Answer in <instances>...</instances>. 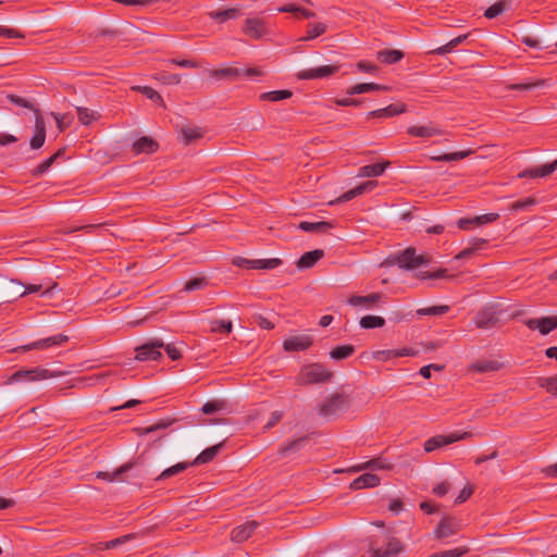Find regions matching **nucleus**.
Returning <instances> with one entry per match:
<instances>
[{
    "instance_id": "nucleus-1",
    "label": "nucleus",
    "mask_w": 557,
    "mask_h": 557,
    "mask_svg": "<svg viewBox=\"0 0 557 557\" xmlns=\"http://www.w3.org/2000/svg\"><path fill=\"white\" fill-rule=\"evenodd\" d=\"M350 400L344 393H334L326 397L318 407L322 418L331 419L344 412L349 407Z\"/></svg>"
},
{
    "instance_id": "nucleus-2",
    "label": "nucleus",
    "mask_w": 557,
    "mask_h": 557,
    "mask_svg": "<svg viewBox=\"0 0 557 557\" xmlns=\"http://www.w3.org/2000/svg\"><path fill=\"white\" fill-rule=\"evenodd\" d=\"M332 373L322 364L311 363L304 366L297 377L300 385L318 384L330 381Z\"/></svg>"
},
{
    "instance_id": "nucleus-3",
    "label": "nucleus",
    "mask_w": 557,
    "mask_h": 557,
    "mask_svg": "<svg viewBox=\"0 0 557 557\" xmlns=\"http://www.w3.org/2000/svg\"><path fill=\"white\" fill-rule=\"evenodd\" d=\"M386 263L398 264L399 268L406 270H414L419 267L426 265L429 258L424 255H417L416 249L410 247L397 253L391 261H386Z\"/></svg>"
},
{
    "instance_id": "nucleus-4",
    "label": "nucleus",
    "mask_w": 557,
    "mask_h": 557,
    "mask_svg": "<svg viewBox=\"0 0 557 557\" xmlns=\"http://www.w3.org/2000/svg\"><path fill=\"white\" fill-rule=\"evenodd\" d=\"M65 374H66L65 372L50 371V370L44 369V368L23 369V370H20V371H16L15 373H13L9 377L8 384H13L15 382H20L22 380V375H30L32 380H34V382H35V381L48 380L51 377H58V376H62Z\"/></svg>"
},
{
    "instance_id": "nucleus-5",
    "label": "nucleus",
    "mask_w": 557,
    "mask_h": 557,
    "mask_svg": "<svg viewBox=\"0 0 557 557\" xmlns=\"http://www.w3.org/2000/svg\"><path fill=\"white\" fill-rule=\"evenodd\" d=\"M164 342L161 339H153L136 348L135 359L138 361L158 360L161 358V349Z\"/></svg>"
},
{
    "instance_id": "nucleus-6",
    "label": "nucleus",
    "mask_w": 557,
    "mask_h": 557,
    "mask_svg": "<svg viewBox=\"0 0 557 557\" xmlns=\"http://www.w3.org/2000/svg\"><path fill=\"white\" fill-rule=\"evenodd\" d=\"M69 337L63 334L53 335L47 338L38 339L33 343L16 347L13 351H29L33 349H49L66 343Z\"/></svg>"
},
{
    "instance_id": "nucleus-7",
    "label": "nucleus",
    "mask_w": 557,
    "mask_h": 557,
    "mask_svg": "<svg viewBox=\"0 0 557 557\" xmlns=\"http://www.w3.org/2000/svg\"><path fill=\"white\" fill-rule=\"evenodd\" d=\"M470 436H471V433H469V432L451 433L448 435L434 436L424 443V450L426 453H432L437 448L444 447L446 445H449V444L455 443L460 440L468 438Z\"/></svg>"
},
{
    "instance_id": "nucleus-8",
    "label": "nucleus",
    "mask_w": 557,
    "mask_h": 557,
    "mask_svg": "<svg viewBox=\"0 0 557 557\" xmlns=\"http://www.w3.org/2000/svg\"><path fill=\"white\" fill-rule=\"evenodd\" d=\"M282 263V260L278 258L271 259H246L243 257H236L233 259V264L240 268L248 269H261V270H271L277 268Z\"/></svg>"
},
{
    "instance_id": "nucleus-9",
    "label": "nucleus",
    "mask_w": 557,
    "mask_h": 557,
    "mask_svg": "<svg viewBox=\"0 0 557 557\" xmlns=\"http://www.w3.org/2000/svg\"><path fill=\"white\" fill-rule=\"evenodd\" d=\"M377 186L376 181H368L364 183L359 184L355 188L344 193L342 196L331 199L326 202L327 206H335V205H342L357 196H360L364 193L373 190Z\"/></svg>"
},
{
    "instance_id": "nucleus-10",
    "label": "nucleus",
    "mask_w": 557,
    "mask_h": 557,
    "mask_svg": "<svg viewBox=\"0 0 557 557\" xmlns=\"http://www.w3.org/2000/svg\"><path fill=\"white\" fill-rule=\"evenodd\" d=\"M243 32L252 39H260L269 34L265 22L258 17L247 18Z\"/></svg>"
},
{
    "instance_id": "nucleus-11",
    "label": "nucleus",
    "mask_w": 557,
    "mask_h": 557,
    "mask_svg": "<svg viewBox=\"0 0 557 557\" xmlns=\"http://www.w3.org/2000/svg\"><path fill=\"white\" fill-rule=\"evenodd\" d=\"M338 70V65H322L314 69L302 70L297 76L299 79H318L334 75Z\"/></svg>"
},
{
    "instance_id": "nucleus-12",
    "label": "nucleus",
    "mask_w": 557,
    "mask_h": 557,
    "mask_svg": "<svg viewBox=\"0 0 557 557\" xmlns=\"http://www.w3.org/2000/svg\"><path fill=\"white\" fill-rule=\"evenodd\" d=\"M391 469H392L391 463H388L387 461H385L382 458H374L369 461L352 466V467L346 469L345 471L348 473H357L360 471H371L372 473H375L376 471H380V470H391Z\"/></svg>"
},
{
    "instance_id": "nucleus-13",
    "label": "nucleus",
    "mask_w": 557,
    "mask_h": 557,
    "mask_svg": "<svg viewBox=\"0 0 557 557\" xmlns=\"http://www.w3.org/2000/svg\"><path fill=\"white\" fill-rule=\"evenodd\" d=\"M556 169H557V159L552 163L525 169L524 171H522L518 174V177H520V178L545 177V176L550 175Z\"/></svg>"
},
{
    "instance_id": "nucleus-14",
    "label": "nucleus",
    "mask_w": 557,
    "mask_h": 557,
    "mask_svg": "<svg viewBox=\"0 0 557 557\" xmlns=\"http://www.w3.org/2000/svg\"><path fill=\"white\" fill-rule=\"evenodd\" d=\"M497 218H498V215L496 213H487V214H482V215H478V216H473V218H463L457 222V225L459 228H462V230H473L483 224H487V223L496 220Z\"/></svg>"
},
{
    "instance_id": "nucleus-15",
    "label": "nucleus",
    "mask_w": 557,
    "mask_h": 557,
    "mask_svg": "<svg viewBox=\"0 0 557 557\" xmlns=\"http://www.w3.org/2000/svg\"><path fill=\"white\" fill-rule=\"evenodd\" d=\"M525 324L531 330H539L541 334L546 335L557 326V317H545L541 319H530Z\"/></svg>"
},
{
    "instance_id": "nucleus-16",
    "label": "nucleus",
    "mask_w": 557,
    "mask_h": 557,
    "mask_svg": "<svg viewBox=\"0 0 557 557\" xmlns=\"http://www.w3.org/2000/svg\"><path fill=\"white\" fill-rule=\"evenodd\" d=\"M381 478L376 473H372L371 471H368L357 479H355L350 485V490H361V488H371L380 485Z\"/></svg>"
},
{
    "instance_id": "nucleus-17",
    "label": "nucleus",
    "mask_w": 557,
    "mask_h": 557,
    "mask_svg": "<svg viewBox=\"0 0 557 557\" xmlns=\"http://www.w3.org/2000/svg\"><path fill=\"white\" fill-rule=\"evenodd\" d=\"M406 112V106L401 104H389L383 109L370 111L367 114V120L371 119H387Z\"/></svg>"
},
{
    "instance_id": "nucleus-18",
    "label": "nucleus",
    "mask_w": 557,
    "mask_h": 557,
    "mask_svg": "<svg viewBox=\"0 0 557 557\" xmlns=\"http://www.w3.org/2000/svg\"><path fill=\"white\" fill-rule=\"evenodd\" d=\"M46 140V124L44 117L37 113L35 120V134L30 139V147L33 149H39L44 146Z\"/></svg>"
},
{
    "instance_id": "nucleus-19",
    "label": "nucleus",
    "mask_w": 557,
    "mask_h": 557,
    "mask_svg": "<svg viewBox=\"0 0 557 557\" xmlns=\"http://www.w3.org/2000/svg\"><path fill=\"white\" fill-rule=\"evenodd\" d=\"M158 148L159 145L156 140L151 137L143 136L133 144L132 151L134 154L153 153Z\"/></svg>"
},
{
    "instance_id": "nucleus-20",
    "label": "nucleus",
    "mask_w": 557,
    "mask_h": 557,
    "mask_svg": "<svg viewBox=\"0 0 557 557\" xmlns=\"http://www.w3.org/2000/svg\"><path fill=\"white\" fill-rule=\"evenodd\" d=\"M391 165L389 161H382L374 164L363 165L359 169L358 177H377Z\"/></svg>"
},
{
    "instance_id": "nucleus-21",
    "label": "nucleus",
    "mask_w": 557,
    "mask_h": 557,
    "mask_svg": "<svg viewBox=\"0 0 557 557\" xmlns=\"http://www.w3.org/2000/svg\"><path fill=\"white\" fill-rule=\"evenodd\" d=\"M459 525L453 518L445 517L438 523L436 530L434 531L435 537L445 539L453 534H455L458 530Z\"/></svg>"
},
{
    "instance_id": "nucleus-22",
    "label": "nucleus",
    "mask_w": 557,
    "mask_h": 557,
    "mask_svg": "<svg viewBox=\"0 0 557 557\" xmlns=\"http://www.w3.org/2000/svg\"><path fill=\"white\" fill-rule=\"evenodd\" d=\"M382 299V295L380 293L370 294L367 296H352L349 298L348 302L355 307H362L364 309H371Z\"/></svg>"
},
{
    "instance_id": "nucleus-23",
    "label": "nucleus",
    "mask_w": 557,
    "mask_h": 557,
    "mask_svg": "<svg viewBox=\"0 0 557 557\" xmlns=\"http://www.w3.org/2000/svg\"><path fill=\"white\" fill-rule=\"evenodd\" d=\"M312 344V341L307 335H300V336H294L290 338H287L284 342V349L286 351H298V350H305Z\"/></svg>"
},
{
    "instance_id": "nucleus-24",
    "label": "nucleus",
    "mask_w": 557,
    "mask_h": 557,
    "mask_svg": "<svg viewBox=\"0 0 557 557\" xmlns=\"http://www.w3.org/2000/svg\"><path fill=\"white\" fill-rule=\"evenodd\" d=\"M257 525L258 523L256 521H249L245 524L238 525L232 532V540L237 543L246 541L256 530Z\"/></svg>"
},
{
    "instance_id": "nucleus-25",
    "label": "nucleus",
    "mask_w": 557,
    "mask_h": 557,
    "mask_svg": "<svg viewBox=\"0 0 557 557\" xmlns=\"http://www.w3.org/2000/svg\"><path fill=\"white\" fill-rule=\"evenodd\" d=\"M407 133L413 137L430 138L433 136L442 135L443 131L435 126H432V125H424V126L413 125V126L408 127Z\"/></svg>"
},
{
    "instance_id": "nucleus-26",
    "label": "nucleus",
    "mask_w": 557,
    "mask_h": 557,
    "mask_svg": "<svg viewBox=\"0 0 557 557\" xmlns=\"http://www.w3.org/2000/svg\"><path fill=\"white\" fill-rule=\"evenodd\" d=\"M324 256V251L321 249H315L312 251H308L301 256V258L297 261V267L299 269H309L317 261H319Z\"/></svg>"
},
{
    "instance_id": "nucleus-27",
    "label": "nucleus",
    "mask_w": 557,
    "mask_h": 557,
    "mask_svg": "<svg viewBox=\"0 0 557 557\" xmlns=\"http://www.w3.org/2000/svg\"><path fill=\"white\" fill-rule=\"evenodd\" d=\"M376 58L385 64H394L404 58V53L396 49H385L377 52Z\"/></svg>"
},
{
    "instance_id": "nucleus-28",
    "label": "nucleus",
    "mask_w": 557,
    "mask_h": 557,
    "mask_svg": "<svg viewBox=\"0 0 557 557\" xmlns=\"http://www.w3.org/2000/svg\"><path fill=\"white\" fill-rule=\"evenodd\" d=\"M374 90H389V87L375 83H361L350 87L347 90L348 95H359Z\"/></svg>"
},
{
    "instance_id": "nucleus-29",
    "label": "nucleus",
    "mask_w": 557,
    "mask_h": 557,
    "mask_svg": "<svg viewBox=\"0 0 557 557\" xmlns=\"http://www.w3.org/2000/svg\"><path fill=\"white\" fill-rule=\"evenodd\" d=\"M503 367V363L496 360H482L475 361L470 366V370L485 373V372H494L499 370Z\"/></svg>"
},
{
    "instance_id": "nucleus-30",
    "label": "nucleus",
    "mask_w": 557,
    "mask_h": 557,
    "mask_svg": "<svg viewBox=\"0 0 557 557\" xmlns=\"http://www.w3.org/2000/svg\"><path fill=\"white\" fill-rule=\"evenodd\" d=\"M132 90L140 92L141 95L146 96L148 99L152 100L154 103L159 104L162 108H165L164 100L162 96L154 90L153 88L149 86H132Z\"/></svg>"
},
{
    "instance_id": "nucleus-31",
    "label": "nucleus",
    "mask_w": 557,
    "mask_h": 557,
    "mask_svg": "<svg viewBox=\"0 0 557 557\" xmlns=\"http://www.w3.org/2000/svg\"><path fill=\"white\" fill-rule=\"evenodd\" d=\"M211 77L216 79H236L242 75V70L237 67H224L209 71Z\"/></svg>"
},
{
    "instance_id": "nucleus-32",
    "label": "nucleus",
    "mask_w": 557,
    "mask_h": 557,
    "mask_svg": "<svg viewBox=\"0 0 557 557\" xmlns=\"http://www.w3.org/2000/svg\"><path fill=\"white\" fill-rule=\"evenodd\" d=\"M468 37H469V34H463V35L457 36L456 38H454L450 41H448L446 45H444L442 47H438V48L432 50L431 52L435 53V54H438V55H444L446 53H449L456 47H458L463 41H466L468 39Z\"/></svg>"
},
{
    "instance_id": "nucleus-33",
    "label": "nucleus",
    "mask_w": 557,
    "mask_h": 557,
    "mask_svg": "<svg viewBox=\"0 0 557 557\" xmlns=\"http://www.w3.org/2000/svg\"><path fill=\"white\" fill-rule=\"evenodd\" d=\"M133 466L134 465L132 462H127V463L121 466L120 468H117L113 472L100 471V472L97 473V478L102 479V480H107V481H110V482L117 481V480H120V476L123 473H126L127 471H129L133 468Z\"/></svg>"
},
{
    "instance_id": "nucleus-34",
    "label": "nucleus",
    "mask_w": 557,
    "mask_h": 557,
    "mask_svg": "<svg viewBox=\"0 0 557 557\" xmlns=\"http://www.w3.org/2000/svg\"><path fill=\"white\" fill-rule=\"evenodd\" d=\"M332 224L326 221H319V222H301L299 224V228L305 232H311V233H324L329 228H331Z\"/></svg>"
},
{
    "instance_id": "nucleus-35",
    "label": "nucleus",
    "mask_w": 557,
    "mask_h": 557,
    "mask_svg": "<svg viewBox=\"0 0 557 557\" xmlns=\"http://www.w3.org/2000/svg\"><path fill=\"white\" fill-rule=\"evenodd\" d=\"M181 135L184 143L189 145L193 141L201 138L203 136V132L200 127L197 126H185L181 129Z\"/></svg>"
},
{
    "instance_id": "nucleus-36",
    "label": "nucleus",
    "mask_w": 557,
    "mask_h": 557,
    "mask_svg": "<svg viewBox=\"0 0 557 557\" xmlns=\"http://www.w3.org/2000/svg\"><path fill=\"white\" fill-rule=\"evenodd\" d=\"M222 444L211 446L202 450L190 465H201L211 461L219 453Z\"/></svg>"
},
{
    "instance_id": "nucleus-37",
    "label": "nucleus",
    "mask_w": 557,
    "mask_h": 557,
    "mask_svg": "<svg viewBox=\"0 0 557 557\" xmlns=\"http://www.w3.org/2000/svg\"><path fill=\"white\" fill-rule=\"evenodd\" d=\"M293 96V92L287 89L267 91L260 95V100L276 102L288 99Z\"/></svg>"
},
{
    "instance_id": "nucleus-38",
    "label": "nucleus",
    "mask_w": 557,
    "mask_h": 557,
    "mask_svg": "<svg viewBox=\"0 0 557 557\" xmlns=\"http://www.w3.org/2000/svg\"><path fill=\"white\" fill-rule=\"evenodd\" d=\"M63 153L62 149H59L54 154L42 161L40 164H38L33 171V176H40L44 173H46L50 166L54 163V161Z\"/></svg>"
},
{
    "instance_id": "nucleus-39",
    "label": "nucleus",
    "mask_w": 557,
    "mask_h": 557,
    "mask_svg": "<svg viewBox=\"0 0 557 557\" xmlns=\"http://www.w3.org/2000/svg\"><path fill=\"white\" fill-rule=\"evenodd\" d=\"M190 463H187V462H178L165 470H163L156 479V481H164L171 476H174L181 472H183L184 470H186L188 468Z\"/></svg>"
},
{
    "instance_id": "nucleus-40",
    "label": "nucleus",
    "mask_w": 557,
    "mask_h": 557,
    "mask_svg": "<svg viewBox=\"0 0 557 557\" xmlns=\"http://www.w3.org/2000/svg\"><path fill=\"white\" fill-rule=\"evenodd\" d=\"M474 151L471 149L458 151V152H451V153H444L441 156L433 157L432 159L435 161H443V162H450V161H459L462 160L469 156H471Z\"/></svg>"
},
{
    "instance_id": "nucleus-41",
    "label": "nucleus",
    "mask_w": 557,
    "mask_h": 557,
    "mask_svg": "<svg viewBox=\"0 0 557 557\" xmlns=\"http://www.w3.org/2000/svg\"><path fill=\"white\" fill-rule=\"evenodd\" d=\"M11 286L12 287H24L23 290H13L12 292V294L15 295L16 297H23L26 294H33V293H37V292L41 290L44 287V284L23 285L18 282L11 281Z\"/></svg>"
},
{
    "instance_id": "nucleus-42",
    "label": "nucleus",
    "mask_w": 557,
    "mask_h": 557,
    "mask_svg": "<svg viewBox=\"0 0 557 557\" xmlns=\"http://www.w3.org/2000/svg\"><path fill=\"white\" fill-rule=\"evenodd\" d=\"M542 205V198L536 196H528L523 199L517 200L510 205V209H524L525 207H533Z\"/></svg>"
},
{
    "instance_id": "nucleus-43",
    "label": "nucleus",
    "mask_w": 557,
    "mask_h": 557,
    "mask_svg": "<svg viewBox=\"0 0 557 557\" xmlns=\"http://www.w3.org/2000/svg\"><path fill=\"white\" fill-rule=\"evenodd\" d=\"M385 324V320L379 315H364L360 320V326L363 329L382 327Z\"/></svg>"
},
{
    "instance_id": "nucleus-44",
    "label": "nucleus",
    "mask_w": 557,
    "mask_h": 557,
    "mask_svg": "<svg viewBox=\"0 0 557 557\" xmlns=\"http://www.w3.org/2000/svg\"><path fill=\"white\" fill-rule=\"evenodd\" d=\"M78 120L83 125H89L94 120H97L99 115L89 110L88 108L77 107L76 108Z\"/></svg>"
},
{
    "instance_id": "nucleus-45",
    "label": "nucleus",
    "mask_w": 557,
    "mask_h": 557,
    "mask_svg": "<svg viewBox=\"0 0 557 557\" xmlns=\"http://www.w3.org/2000/svg\"><path fill=\"white\" fill-rule=\"evenodd\" d=\"M326 32V25L323 23L309 24L307 29V35L301 38V40H311Z\"/></svg>"
},
{
    "instance_id": "nucleus-46",
    "label": "nucleus",
    "mask_w": 557,
    "mask_h": 557,
    "mask_svg": "<svg viewBox=\"0 0 557 557\" xmlns=\"http://www.w3.org/2000/svg\"><path fill=\"white\" fill-rule=\"evenodd\" d=\"M238 13L239 11L237 9H226L222 11L211 12L210 16L219 23H223L227 20L235 18L238 15Z\"/></svg>"
},
{
    "instance_id": "nucleus-47",
    "label": "nucleus",
    "mask_w": 557,
    "mask_h": 557,
    "mask_svg": "<svg viewBox=\"0 0 557 557\" xmlns=\"http://www.w3.org/2000/svg\"><path fill=\"white\" fill-rule=\"evenodd\" d=\"M449 307L446 305L433 306L421 308L416 311L418 315H442L448 311Z\"/></svg>"
},
{
    "instance_id": "nucleus-48",
    "label": "nucleus",
    "mask_w": 557,
    "mask_h": 557,
    "mask_svg": "<svg viewBox=\"0 0 557 557\" xmlns=\"http://www.w3.org/2000/svg\"><path fill=\"white\" fill-rule=\"evenodd\" d=\"M154 79L165 84V85H178L182 81L181 75L178 74H168L165 72L157 73L153 76Z\"/></svg>"
},
{
    "instance_id": "nucleus-49",
    "label": "nucleus",
    "mask_w": 557,
    "mask_h": 557,
    "mask_svg": "<svg viewBox=\"0 0 557 557\" xmlns=\"http://www.w3.org/2000/svg\"><path fill=\"white\" fill-rule=\"evenodd\" d=\"M544 85V81L542 79H537V81H534V82H528V83H519V84H509L507 85V89L509 90H520V91H524V90H531L535 87H540V86H543Z\"/></svg>"
},
{
    "instance_id": "nucleus-50",
    "label": "nucleus",
    "mask_w": 557,
    "mask_h": 557,
    "mask_svg": "<svg viewBox=\"0 0 557 557\" xmlns=\"http://www.w3.org/2000/svg\"><path fill=\"white\" fill-rule=\"evenodd\" d=\"M404 549V545L396 539H391L387 543L384 554L386 557H395Z\"/></svg>"
},
{
    "instance_id": "nucleus-51",
    "label": "nucleus",
    "mask_w": 557,
    "mask_h": 557,
    "mask_svg": "<svg viewBox=\"0 0 557 557\" xmlns=\"http://www.w3.org/2000/svg\"><path fill=\"white\" fill-rule=\"evenodd\" d=\"M352 351H354V347L350 345L338 346L330 352V356H331V358H333L335 360H343V359L349 357L352 354Z\"/></svg>"
},
{
    "instance_id": "nucleus-52",
    "label": "nucleus",
    "mask_w": 557,
    "mask_h": 557,
    "mask_svg": "<svg viewBox=\"0 0 557 557\" xmlns=\"http://www.w3.org/2000/svg\"><path fill=\"white\" fill-rule=\"evenodd\" d=\"M208 285V281L206 277H195L188 281L185 284L184 290L187 293H191L198 289H202Z\"/></svg>"
},
{
    "instance_id": "nucleus-53",
    "label": "nucleus",
    "mask_w": 557,
    "mask_h": 557,
    "mask_svg": "<svg viewBox=\"0 0 557 557\" xmlns=\"http://www.w3.org/2000/svg\"><path fill=\"white\" fill-rule=\"evenodd\" d=\"M537 382L540 386L545 388L548 393L557 395V376L540 377Z\"/></svg>"
},
{
    "instance_id": "nucleus-54",
    "label": "nucleus",
    "mask_w": 557,
    "mask_h": 557,
    "mask_svg": "<svg viewBox=\"0 0 557 557\" xmlns=\"http://www.w3.org/2000/svg\"><path fill=\"white\" fill-rule=\"evenodd\" d=\"M225 407V403L223 400H212L208 401L202 406L201 411L206 414H211L218 411L223 410Z\"/></svg>"
},
{
    "instance_id": "nucleus-55",
    "label": "nucleus",
    "mask_w": 557,
    "mask_h": 557,
    "mask_svg": "<svg viewBox=\"0 0 557 557\" xmlns=\"http://www.w3.org/2000/svg\"><path fill=\"white\" fill-rule=\"evenodd\" d=\"M304 442H305L304 437L294 440L293 442H290L287 445H285L284 447H282V449L280 450V454L286 456L288 454L295 453L302 447Z\"/></svg>"
},
{
    "instance_id": "nucleus-56",
    "label": "nucleus",
    "mask_w": 557,
    "mask_h": 557,
    "mask_svg": "<svg viewBox=\"0 0 557 557\" xmlns=\"http://www.w3.org/2000/svg\"><path fill=\"white\" fill-rule=\"evenodd\" d=\"M137 537L136 533L127 534L117 539H114L106 544V548H116L125 543H128L129 541Z\"/></svg>"
},
{
    "instance_id": "nucleus-57",
    "label": "nucleus",
    "mask_w": 557,
    "mask_h": 557,
    "mask_svg": "<svg viewBox=\"0 0 557 557\" xmlns=\"http://www.w3.org/2000/svg\"><path fill=\"white\" fill-rule=\"evenodd\" d=\"M504 11H505L504 2H496L485 10L484 16L486 18H495L496 16L502 14Z\"/></svg>"
},
{
    "instance_id": "nucleus-58",
    "label": "nucleus",
    "mask_w": 557,
    "mask_h": 557,
    "mask_svg": "<svg viewBox=\"0 0 557 557\" xmlns=\"http://www.w3.org/2000/svg\"><path fill=\"white\" fill-rule=\"evenodd\" d=\"M169 63L181 66V67H190V69H198L199 63L194 60H185V59H170L168 60Z\"/></svg>"
},
{
    "instance_id": "nucleus-59",
    "label": "nucleus",
    "mask_w": 557,
    "mask_h": 557,
    "mask_svg": "<svg viewBox=\"0 0 557 557\" xmlns=\"http://www.w3.org/2000/svg\"><path fill=\"white\" fill-rule=\"evenodd\" d=\"M485 244V240H479L474 244L473 247H469V248H466L463 249L462 251H460L457 256H456V259H462V258H467V257H470L471 255H473L476 250L480 249L481 246H483Z\"/></svg>"
},
{
    "instance_id": "nucleus-60",
    "label": "nucleus",
    "mask_w": 557,
    "mask_h": 557,
    "mask_svg": "<svg viewBox=\"0 0 557 557\" xmlns=\"http://www.w3.org/2000/svg\"><path fill=\"white\" fill-rule=\"evenodd\" d=\"M0 36L8 37V38H24V35L14 28H8L0 25Z\"/></svg>"
},
{
    "instance_id": "nucleus-61",
    "label": "nucleus",
    "mask_w": 557,
    "mask_h": 557,
    "mask_svg": "<svg viewBox=\"0 0 557 557\" xmlns=\"http://www.w3.org/2000/svg\"><path fill=\"white\" fill-rule=\"evenodd\" d=\"M212 324H213V326H212L213 332L222 331V332L230 333L233 329L231 321H214Z\"/></svg>"
},
{
    "instance_id": "nucleus-62",
    "label": "nucleus",
    "mask_w": 557,
    "mask_h": 557,
    "mask_svg": "<svg viewBox=\"0 0 557 557\" xmlns=\"http://www.w3.org/2000/svg\"><path fill=\"white\" fill-rule=\"evenodd\" d=\"M8 100L11 103H14V104L23 107V108H27V109L32 108V103L28 100H26V99H24L22 97H18L16 95H9L8 96Z\"/></svg>"
},
{
    "instance_id": "nucleus-63",
    "label": "nucleus",
    "mask_w": 557,
    "mask_h": 557,
    "mask_svg": "<svg viewBox=\"0 0 557 557\" xmlns=\"http://www.w3.org/2000/svg\"><path fill=\"white\" fill-rule=\"evenodd\" d=\"M467 552L466 548H454L437 553V557H460Z\"/></svg>"
},
{
    "instance_id": "nucleus-64",
    "label": "nucleus",
    "mask_w": 557,
    "mask_h": 557,
    "mask_svg": "<svg viewBox=\"0 0 557 557\" xmlns=\"http://www.w3.org/2000/svg\"><path fill=\"white\" fill-rule=\"evenodd\" d=\"M472 493H473L472 486L469 485V486L463 487L460 491L459 495L456 497L455 503L461 504V503L466 502L471 496Z\"/></svg>"
}]
</instances>
